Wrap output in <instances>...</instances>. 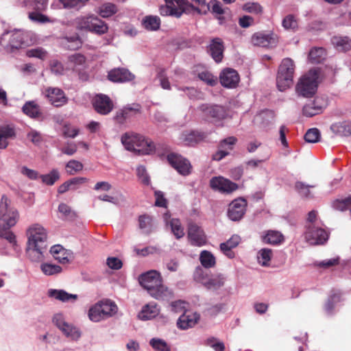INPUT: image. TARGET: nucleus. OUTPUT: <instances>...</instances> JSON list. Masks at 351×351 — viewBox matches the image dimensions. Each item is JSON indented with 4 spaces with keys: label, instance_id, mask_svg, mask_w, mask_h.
<instances>
[{
    "label": "nucleus",
    "instance_id": "11",
    "mask_svg": "<svg viewBox=\"0 0 351 351\" xmlns=\"http://www.w3.org/2000/svg\"><path fill=\"white\" fill-rule=\"evenodd\" d=\"M188 238L192 245L202 246L206 243V236L197 224L191 222L188 226Z\"/></svg>",
    "mask_w": 351,
    "mask_h": 351
},
{
    "label": "nucleus",
    "instance_id": "17",
    "mask_svg": "<svg viewBox=\"0 0 351 351\" xmlns=\"http://www.w3.org/2000/svg\"><path fill=\"white\" fill-rule=\"evenodd\" d=\"M135 76L128 69L125 68H116L110 70L108 73L110 81L117 83L131 82Z\"/></svg>",
    "mask_w": 351,
    "mask_h": 351
},
{
    "label": "nucleus",
    "instance_id": "52",
    "mask_svg": "<svg viewBox=\"0 0 351 351\" xmlns=\"http://www.w3.org/2000/svg\"><path fill=\"white\" fill-rule=\"evenodd\" d=\"M40 178L47 185H53L60 179V173L57 169H53L50 173L40 176Z\"/></svg>",
    "mask_w": 351,
    "mask_h": 351
},
{
    "label": "nucleus",
    "instance_id": "62",
    "mask_svg": "<svg viewBox=\"0 0 351 351\" xmlns=\"http://www.w3.org/2000/svg\"><path fill=\"white\" fill-rule=\"evenodd\" d=\"M26 55L29 58H37L40 60H45L47 57V51L43 48L38 47L27 50Z\"/></svg>",
    "mask_w": 351,
    "mask_h": 351
},
{
    "label": "nucleus",
    "instance_id": "34",
    "mask_svg": "<svg viewBox=\"0 0 351 351\" xmlns=\"http://www.w3.org/2000/svg\"><path fill=\"white\" fill-rule=\"evenodd\" d=\"M293 82V75L282 72V75L277 74L276 84L279 90L283 91L289 88Z\"/></svg>",
    "mask_w": 351,
    "mask_h": 351
},
{
    "label": "nucleus",
    "instance_id": "28",
    "mask_svg": "<svg viewBox=\"0 0 351 351\" xmlns=\"http://www.w3.org/2000/svg\"><path fill=\"white\" fill-rule=\"evenodd\" d=\"M158 314V309L154 303H149L145 305L138 315L141 320L151 319Z\"/></svg>",
    "mask_w": 351,
    "mask_h": 351
},
{
    "label": "nucleus",
    "instance_id": "57",
    "mask_svg": "<svg viewBox=\"0 0 351 351\" xmlns=\"http://www.w3.org/2000/svg\"><path fill=\"white\" fill-rule=\"evenodd\" d=\"M321 137L320 132L317 128H311L307 130L304 135V139L308 143H315L319 141Z\"/></svg>",
    "mask_w": 351,
    "mask_h": 351
},
{
    "label": "nucleus",
    "instance_id": "7",
    "mask_svg": "<svg viewBox=\"0 0 351 351\" xmlns=\"http://www.w3.org/2000/svg\"><path fill=\"white\" fill-rule=\"evenodd\" d=\"M304 239L310 245H322L328 239L326 230L318 226H307L304 233Z\"/></svg>",
    "mask_w": 351,
    "mask_h": 351
},
{
    "label": "nucleus",
    "instance_id": "40",
    "mask_svg": "<svg viewBox=\"0 0 351 351\" xmlns=\"http://www.w3.org/2000/svg\"><path fill=\"white\" fill-rule=\"evenodd\" d=\"M282 72L292 75H294L295 64L292 59L286 58L282 60L278 67L277 74H281L282 75Z\"/></svg>",
    "mask_w": 351,
    "mask_h": 351
},
{
    "label": "nucleus",
    "instance_id": "18",
    "mask_svg": "<svg viewBox=\"0 0 351 351\" xmlns=\"http://www.w3.org/2000/svg\"><path fill=\"white\" fill-rule=\"evenodd\" d=\"M45 95L51 104L56 107L62 106L68 101L64 91L58 88H47L45 90Z\"/></svg>",
    "mask_w": 351,
    "mask_h": 351
},
{
    "label": "nucleus",
    "instance_id": "33",
    "mask_svg": "<svg viewBox=\"0 0 351 351\" xmlns=\"http://www.w3.org/2000/svg\"><path fill=\"white\" fill-rule=\"evenodd\" d=\"M98 303L101 304V311L103 312L106 319L113 316L117 313L118 307L114 302L106 300H101Z\"/></svg>",
    "mask_w": 351,
    "mask_h": 351
},
{
    "label": "nucleus",
    "instance_id": "35",
    "mask_svg": "<svg viewBox=\"0 0 351 351\" xmlns=\"http://www.w3.org/2000/svg\"><path fill=\"white\" fill-rule=\"evenodd\" d=\"M62 44L64 49L68 50H77L82 45L81 38L78 35L71 37H64L62 40Z\"/></svg>",
    "mask_w": 351,
    "mask_h": 351
},
{
    "label": "nucleus",
    "instance_id": "36",
    "mask_svg": "<svg viewBox=\"0 0 351 351\" xmlns=\"http://www.w3.org/2000/svg\"><path fill=\"white\" fill-rule=\"evenodd\" d=\"M322 108L317 104L316 100L304 105L302 109L303 115L308 117L315 116L322 113Z\"/></svg>",
    "mask_w": 351,
    "mask_h": 351
},
{
    "label": "nucleus",
    "instance_id": "14",
    "mask_svg": "<svg viewBox=\"0 0 351 351\" xmlns=\"http://www.w3.org/2000/svg\"><path fill=\"white\" fill-rule=\"evenodd\" d=\"M252 43L258 47H274L278 44V38L274 33L256 32L252 36Z\"/></svg>",
    "mask_w": 351,
    "mask_h": 351
},
{
    "label": "nucleus",
    "instance_id": "16",
    "mask_svg": "<svg viewBox=\"0 0 351 351\" xmlns=\"http://www.w3.org/2000/svg\"><path fill=\"white\" fill-rule=\"evenodd\" d=\"M219 80L223 87L233 88L238 85L240 77L236 70L227 68L220 73Z\"/></svg>",
    "mask_w": 351,
    "mask_h": 351
},
{
    "label": "nucleus",
    "instance_id": "25",
    "mask_svg": "<svg viewBox=\"0 0 351 351\" xmlns=\"http://www.w3.org/2000/svg\"><path fill=\"white\" fill-rule=\"evenodd\" d=\"M330 130L333 134L339 136H349L351 135V122L342 121L332 123Z\"/></svg>",
    "mask_w": 351,
    "mask_h": 351
},
{
    "label": "nucleus",
    "instance_id": "32",
    "mask_svg": "<svg viewBox=\"0 0 351 351\" xmlns=\"http://www.w3.org/2000/svg\"><path fill=\"white\" fill-rule=\"evenodd\" d=\"M96 16L94 15L84 16L77 17L75 20V24L77 29L81 30H87L90 32L92 25Z\"/></svg>",
    "mask_w": 351,
    "mask_h": 351
},
{
    "label": "nucleus",
    "instance_id": "13",
    "mask_svg": "<svg viewBox=\"0 0 351 351\" xmlns=\"http://www.w3.org/2000/svg\"><path fill=\"white\" fill-rule=\"evenodd\" d=\"M210 186L222 193H231L238 189V184L223 177H214L210 181Z\"/></svg>",
    "mask_w": 351,
    "mask_h": 351
},
{
    "label": "nucleus",
    "instance_id": "47",
    "mask_svg": "<svg viewBox=\"0 0 351 351\" xmlns=\"http://www.w3.org/2000/svg\"><path fill=\"white\" fill-rule=\"evenodd\" d=\"M313 186L306 184L302 182H296L295 184V189L300 196L304 198H311L313 195L311 194L310 189Z\"/></svg>",
    "mask_w": 351,
    "mask_h": 351
},
{
    "label": "nucleus",
    "instance_id": "20",
    "mask_svg": "<svg viewBox=\"0 0 351 351\" xmlns=\"http://www.w3.org/2000/svg\"><path fill=\"white\" fill-rule=\"evenodd\" d=\"M223 43L219 38H213L208 47V52L217 63L222 61L223 58Z\"/></svg>",
    "mask_w": 351,
    "mask_h": 351
},
{
    "label": "nucleus",
    "instance_id": "15",
    "mask_svg": "<svg viewBox=\"0 0 351 351\" xmlns=\"http://www.w3.org/2000/svg\"><path fill=\"white\" fill-rule=\"evenodd\" d=\"M93 105L95 111L103 115L109 114L114 108V104L110 98L103 94L97 95L93 99Z\"/></svg>",
    "mask_w": 351,
    "mask_h": 351
},
{
    "label": "nucleus",
    "instance_id": "27",
    "mask_svg": "<svg viewBox=\"0 0 351 351\" xmlns=\"http://www.w3.org/2000/svg\"><path fill=\"white\" fill-rule=\"evenodd\" d=\"M48 295L62 302H66L71 300L75 301L78 298L77 295L69 293L61 289H50L48 291Z\"/></svg>",
    "mask_w": 351,
    "mask_h": 351
},
{
    "label": "nucleus",
    "instance_id": "43",
    "mask_svg": "<svg viewBox=\"0 0 351 351\" xmlns=\"http://www.w3.org/2000/svg\"><path fill=\"white\" fill-rule=\"evenodd\" d=\"M101 309V304L98 302L89 309L88 317L91 321L97 322L106 319Z\"/></svg>",
    "mask_w": 351,
    "mask_h": 351
},
{
    "label": "nucleus",
    "instance_id": "44",
    "mask_svg": "<svg viewBox=\"0 0 351 351\" xmlns=\"http://www.w3.org/2000/svg\"><path fill=\"white\" fill-rule=\"evenodd\" d=\"M143 24L148 30H157L160 27V20L156 16H147L143 19Z\"/></svg>",
    "mask_w": 351,
    "mask_h": 351
},
{
    "label": "nucleus",
    "instance_id": "56",
    "mask_svg": "<svg viewBox=\"0 0 351 351\" xmlns=\"http://www.w3.org/2000/svg\"><path fill=\"white\" fill-rule=\"evenodd\" d=\"M335 209L343 211L351 206V196L341 199H336L332 202Z\"/></svg>",
    "mask_w": 351,
    "mask_h": 351
},
{
    "label": "nucleus",
    "instance_id": "29",
    "mask_svg": "<svg viewBox=\"0 0 351 351\" xmlns=\"http://www.w3.org/2000/svg\"><path fill=\"white\" fill-rule=\"evenodd\" d=\"M284 241V236L281 232L276 230H268L263 237V241L265 243L271 245H278Z\"/></svg>",
    "mask_w": 351,
    "mask_h": 351
},
{
    "label": "nucleus",
    "instance_id": "1",
    "mask_svg": "<svg viewBox=\"0 0 351 351\" xmlns=\"http://www.w3.org/2000/svg\"><path fill=\"white\" fill-rule=\"evenodd\" d=\"M28 237L26 253L33 262H40L44 259V254L47 249V234L41 225L35 223L27 230Z\"/></svg>",
    "mask_w": 351,
    "mask_h": 351
},
{
    "label": "nucleus",
    "instance_id": "6",
    "mask_svg": "<svg viewBox=\"0 0 351 351\" xmlns=\"http://www.w3.org/2000/svg\"><path fill=\"white\" fill-rule=\"evenodd\" d=\"M166 4L160 6L159 11L162 16H173L180 17L186 12L187 7L191 6L186 0H165Z\"/></svg>",
    "mask_w": 351,
    "mask_h": 351
},
{
    "label": "nucleus",
    "instance_id": "42",
    "mask_svg": "<svg viewBox=\"0 0 351 351\" xmlns=\"http://www.w3.org/2000/svg\"><path fill=\"white\" fill-rule=\"evenodd\" d=\"M9 43L12 49H19L25 45L24 34L19 31L12 33L10 38Z\"/></svg>",
    "mask_w": 351,
    "mask_h": 351
},
{
    "label": "nucleus",
    "instance_id": "53",
    "mask_svg": "<svg viewBox=\"0 0 351 351\" xmlns=\"http://www.w3.org/2000/svg\"><path fill=\"white\" fill-rule=\"evenodd\" d=\"M170 226L171 228V231L176 239H179L184 237V229L182 227L181 222L179 219H172L170 221Z\"/></svg>",
    "mask_w": 351,
    "mask_h": 351
},
{
    "label": "nucleus",
    "instance_id": "63",
    "mask_svg": "<svg viewBox=\"0 0 351 351\" xmlns=\"http://www.w3.org/2000/svg\"><path fill=\"white\" fill-rule=\"evenodd\" d=\"M136 173L141 182L145 185H148L150 182L149 177L147 173L146 169L144 166H138L136 169Z\"/></svg>",
    "mask_w": 351,
    "mask_h": 351
},
{
    "label": "nucleus",
    "instance_id": "38",
    "mask_svg": "<svg viewBox=\"0 0 351 351\" xmlns=\"http://www.w3.org/2000/svg\"><path fill=\"white\" fill-rule=\"evenodd\" d=\"M199 261L202 265L207 269L214 267L216 265L215 257L207 250H203L199 255Z\"/></svg>",
    "mask_w": 351,
    "mask_h": 351
},
{
    "label": "nucleus",
    "instance_id": "19",
    "mask_svg": "<svg viewBox=\"0 0 351 351\" xmlns=\"http://www.w3.org/2000/svg\"><path fill=\"white\" fill-rule=\"evenodd\" d=\"M198 280L208 290L216 291L224 285L225 278L221 274L212 275L210 277H199Z\"/></svg>",
    "mask_w": 351,
    "mask_h": 351
},
{
    "label": "nucleus",
    "instance_id": "41",
    "mask_svg": "<svg viewBox=\"0 0 351 351\" xmlns=\"http://www.w3.org/2000/svg\"><path fill=\"white\" fill-rule=\"evenodd\" d=\"M326 55V51L322 47H315L308 53V59L313 64L321 62Z\"/></svg>",
    "mask_w": 351,
    "mask_h": 351
},
{
    "label": "nucleus",
    "instance_id": "9",
    "mask_svg": "<svg viewBox=\"0 0 351 351\" xmlns=\"http://www.w3.org/2000/svg\"><path fill=\"white\" fill-rule=\"evenodd\" d=\"M167 160L171 167L176 169L180 174L187 176L191 173L192 166L189 160L181 155L171 153L167 156Z\"/></svg>",
    "mask_w": 351,
    "mask_h": 351
},
{
    "label": "nucleus",
    "instance_id": "61",
    "mask_svg": "<svg viewBox=\"0 0 351 351\" xmlns=\"http://www.w3.org/2000/svg\"><path fill=\"white\" fill-rule=\"evenodd\" d=\"M86 57L81 53H75L68 58V61L73 67L83 65L86 62Z\"/></svg>",
    "mask_w": 351,
    "mask_h": 351
},
{
    "label": "nucleus",
    "instance_id": "60",
    "mask_svg": "<svg viewBox=\"0 0 351 351\" xmlns=\"http://www.w3.org/2000/svg\"><path fill=\"white\" fill-rule=\"evenodd\" d=\"M282 26L286 29L295 30L298 28V21L293 14L287 15L282 21Z\"/></svg>",
    "mask_w": 351,
    "mask_h": 351
},
{
    "label": "nucleus",
    "instance_id": "5",
    "mask_svg": "<svg viewBox=\"0 0 351 351\" xmlns=\"http://www.w3.org/2000/svg\"><path fill=\"white\" fill-rule=\"evenodd\" d=\"M319 73L315 69L310 70L298 81L295 86V91L300 96L311 97L317 92L318 86Z\"/></svg>",
    "mask_w": 351,
    "mask_h": 351
},
{
    "label": "nucleus",
    "instance_id": "10",
    "mask_svg": "<svg viewBox=\"0 0 351 351\" xmlns=\"http://www.w3.org/2000/svg\"><path fill=\"white\" fill-rule=\"evenodd\" d=\"M247 201L243 197H239L229 204L228 217L234 221L241 220L246 212Z\"/></svg>",
    "mask_w": 351,
    "mask_h": 351
},
{
    "label": "nucleus",
    "instance_id": "64",
    "mask_svg": "<svg viewBox=\"0 0 351 351\" xmlns=\"http://www.w3.org/2000/svg\"><path fill=\"white\" fill-rule=\"evenodd\" d=\"M207 345L212 347L215 351H224L225 346L223 342L217 341L215 337L207 339Z\"/></svg>",
    "mask_w": 351,
    "mask_h": 351
},
{
    "label": "nucleus",
    "instance_id": "46",
    "mask_svg": "<svg viewBox=\"0 0 351 351\" xmlns=\"http://www.w3.org/2000/svg\"><path fill=\"white\" fill-rule=\"evenodd\" d=\"M108 30L107 24L96 16L95 22L92 25L90 32L95 33L98 35H102L106 34Z\"/></svg>",
    "mask_w": 351,
    "mask_h": 351
},
{
    "label": "nucleus",
    "instance_id": "23",
    "mask_svg": "<svg viewBox=\"0 0 351 351\" xmlns=\"http://www.w3.org/2000/svg\"><path fill=\"white\" fill-rule=\"evenodd\" d=\"M208 132L192 131L182 134V141L187 145H194L204 141L208 136Z\"/></svg>",
    "mask_w": 351,
    "mask_h": 351
},
{
    "label": "nucleus",
    "instance_id": "37",
    "mask_svg": "<svg viewBox=\"0 0 351 351\" xmlns=\"http://www.w3.org/2000/svg\"><path fill=\"white\" fill-rule=\"evenodd\" d=\"M331 42L339 51H346L351 49V40L348 37L334 36Z\"/></svg>",
    "mask_w": 351,
    "mask_h": 351
},
{
    "label": "nucleus",
    "instance_id": "30",
    "mask_svg": "<svg viewBox=\"0 0 351 351\" xmlns=\"http://www.w3.org/2000/svg\"><path fill=\"white\" fill-rule=\"evenodd\" d=\"M192 3H186L192 6L187 7L186 12L191 10H195L199 14H206L210 10V4L206 3V0H191Z\"/></svg>",
    "mask_w": 351,
    "mask_h": 351
},
{
    "label": "nucleus",
    "instance_id": "31",
    "mask_svg": "<svg viewBox=\"0 0 351 351\" xmlns=\"http://www.w3.org/2000/svg\"><path fill=\"white\" fill-rule=\"evenodd\" d=\"M138 228L142 232L145 234H149L153 231L152 217L147 214L138 217Z\"/></svg>",
    "mask_w": 351,
    "mask_h": 351
},
{
    "label": "nucleus",
    "instance_id": "26",
    "mask_svg": "<svg viewBox=\"0 0 351 351\" xmlns=\"http://www.w3.org/2000/svg\"><path fill=\"white\" fill-rule=\"evenodd\" d=\"M22 111L27 116L33 119H39L43 116L40 106L34 101H27L23 105Z\"/></svg>",
    "mask_w": 351,
    "mask_h": 351
},
{
    "label": "nucleus",
    "instance_id": "22",
    "mask_svg": "<svg viewBox=\"0 0 351 351\" xmlns=\"http://www.w3.org/2000/svg\"><path fill=\"white\" fill-rule=\"evenodd\" d=\"M199 315L196 313L182 315L177 322V326L182 330L193 327L199 321Z\"/></svg>",
    "mask_w": 351,
    "mask_h": 351
},
{
    "label": "nucleus",
    "instance_id": "12",
    "mask_svg": "<svg viewBox=\"0 0 351 351\" xmlns=\"http://www.w3.org/2000/svg\"><path fill=\"white\" fill-rule=\"evenodd\" d=\"M200 110L205 116L213 119L215 121L224 120L228 117V110L223 106L203 104L200 106Z\"/></svg>",
    "mask_w": 351,
    "mask_h": 351
},
{
    "label": "nucleus",
    "instance_id": "4",
    "mask_svg": "<svg viewBox=\"0 0 351 351\" xmlns=\"http://www.w3.org/2000/svg\"><path fill=\"white\" fill-rule=\"evenodd\" d=\"M121 143L126 149L142 155L150 154L156 149L153 141L134 133H125L121 136Z\"/></svg>",
    "mask_w": 351,
    "mask_h": 351
},
{
    "label": "nucleus",
    "instance_id": "8",
    "mask_svg": "<svg viewBox=\"0 0 351 351\" xmlns=\"http://www.w3.org/2000/svg\"><path fill=\"white\" fill-rule=\"evenodd\" d=\"M141 113V106L139 104L134 103L132 104H128L118 110L113 119L117 124L123 125L132 117Z\"/></svg>",
    "mask_w": 351,
    "mask_h": 351
},
{
    "label": "nucleus",
    "instance_id": "55",
    "mask_svg": "<svg viewBox=\"0 0 351 351\" xmlns=\"http://www.w3.org/2000/svg\"><path fill=\"white\" fill-rule=\"evenodd\" d=\"M42 271L48 276L59 274L62 271V267L58 265L43 263L40 266Z\"/></svg>",
    "mask_w": 351,
    "mask_h": 351
},
{
    "label": "nucleus",
    "instance_id": "50",
    "mask_svg": "<svg viewBox=\"0 0 351 351\" xmlns=\"http://www.w3.org/2000/svg\"><path fill=\"white\" fill-rule=\"evenodd\" d=\"M83 164L76 160H69L66 166V171L69 175H74L75 173L81 171L83 169Z\"/></svg>",
    "mask_w": 351,
    "mask_h": 351
},
{
    "label": "nucleus",
    "instance_id": "51",
    "mask_svg": "<svg viewBox=\"0 0 351 351\" xmlns=\"http://www.w3.org/2000/svg\"><path fill=\"white\" fill-rule=\"evenodd\" d=\"M150 346L156 351H170V346L162 339L152 338L149 341Z\"/></svg>",
    "mask_w": 351,
    "mask_h": 351
},
{
    "label": "nucleus",
    "instance_id": "58",
    "mask_svg": "<svg viewBox=\"0 0 351 351\" xmlns=\"http://www.w3.org/2000/svg\"><path fill=\"white\" fill-rule=\"evenodd\" d=\"M272 256V251L268 248H263L258 252V259L259 263L263 266L268 265Z\"/></svg>",
    "mask_w": 351,
    "mask_h": 351
},
{
    "label": "nucleus",
    "instance_id": "59",
    "mask_svg": "<svg viewBox=\"0 0 351 351\" xmlns=\"http://www.w3.org/2000/svg\"><path fill=\"white\" fill-rule=\"evenodd\" d=\"M66 337H70L72 339H78L80 337V332L78 330L69 324L66 323L60 329Z\"/></svg>",
    "mask_w": 351,
    "mask_h": 351
},
{
    "label": "nucleus",
    "instance_id": "21",
    "mask_svg": "<svg viewBox=\"0 0 351 351\" xmlns=\"http://www.w3.org/2000/svg\"><path fill=\"white\" fill-rule=\"evenodd\" d=\"M50 252L56 260L62 264L68 263L72 258L71 252L64 249L60 245L52 246L50 249Z\"/></svg>",
    "mask_w": 351,
    "mask_h": 351
},
{
    "label": "nucleus",
    "instance_id": "3",
    "mask_svg": "<svg viewBox=\"0 0 351 351\" xmlns=\"http://www.w3.org/2000/svg\"><path fill=\"white\" fill-rule=\"evenodd\" d=\"M138 281L149 295L156 300L169 301L174 298L173 291L163 285L161 275L156 270L142 274Z\"/></svg>",
    "mask_w": 351,
    "mask_h": 351
},
{
    "label": "nucleus",
    "instance_id": "48",
    "mask_svg": "<svg viewBox=\"0 0 351 351\" xmlns=\"http://www.w3.org/2000/svg\"><path fill=\"white\" fill-rule=\"evenodd\" d=\"M238 140L235 136H229L221 140L218 145V148L225 149L227 152L232 151L234 145L237 144Z\"/></svg>",
    "mask_w": 351,
    "mask_h": 351
},
{
    "label": "nucleus",
    "instance_id": "54",
    "mask_svg": "<svg viewBox=\"0 0 351 351\" xmlns=\"http://www.w3.org/2000/svg\"><path fill=\"white\" fill-rule=\"evenodd\" d=\"M243 10L247 12L261 15L263 12V7L258 3L247 2L243 5Z\"/></svg>",
    "mask_w": 351,
    "mask_h": 351
},
{
    "label": "nucleus",
    "instance_id": "39",
    "mask_svg": "<svg viewBox=\"0 0 351 351\" xmlns=\"http://www.w3.org/2000/svg\"><path fill=\"white\" fill-rule=\"evenodd\" d=\"M48 0H34L33 2L23 0L20 2V5L24 8L34 9L36 11H44L46 10Z\"/></svg>",
    "mask_w": 351,
    "mask_h": 351
},
{
    "label": "nucleus",
    "instance_id": "2",
    "mask_svg": "<svg viewBox=\"0 0 351 351\" xmlns=\"http://www.w3.org/2000/svg\"><path fill=\"white\" fill-rule=\"evenodd\" d=\"M10 203L8 197L3 195L0 201V237L8 241L14 247L17 241L10 228L17 223L19 214L15 208L10 207Z\"/></svg>",
    "mask_w": 351,
    "mask_h": 351
},
{
    "label": "nucleus",
    "instance_id": "24",
    "mask_svg": "<svg viewBox=\"0 0 351 351\" xmlns=\"http://www.w3.org/2000/svg\"><path fill=\"white\" fill-rule=\"evenodd\" d=\"M240 241V237L234 234L227 241L220 244V250L229 258H232L234 257V253L231 250L236 247Z\"/></svg>",
    "mask_w": 351,
    "mask_h": 351
},
{
    "label": "nucleus",
    "instance_id": "45",
    "mask_svg": "<svg viewBox=\"0 0 351 351\" xmlns=\"http://www.w3.org/2000/svg\"><path fill=\"white\" fill-rule=\"evenodd\" d=\"M117 12V6L112 3H106L99 7V13L103 18H108Z\"/></svg>",
    "mask_w": 351,
    "mask_h": 351
},
{
    "label": "nucleus",
    "instance_id": "49",
    "mask_svg": "<svg viewBox=\"0 0 351 351\" xmlns=\"http://www.w3.org/2000/svg\"><path fill=\"white\" fill-rule=\"evenodd\" d=\"M197 77L209 86H214L217 84V77L207 70L198 73Z\"/></svg>",
    "mask_w": 351,
    "mask_h": 351
}]
</instances>
